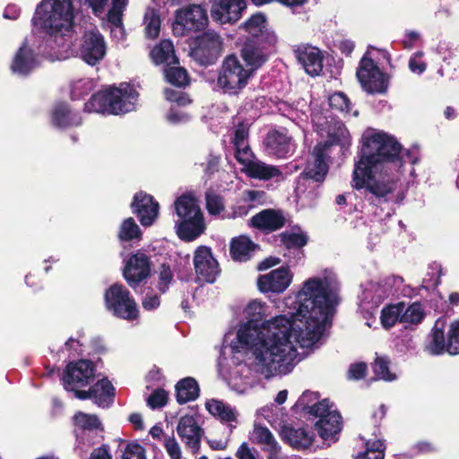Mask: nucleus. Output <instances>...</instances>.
Segmentation results:
<instances>
[{"mask_svg": "<svg viewBox=\"0 0 459 459\" xmlns=\"http://www.w3.org/2000/svg\"><path fill=\"white\" fill-rule=\"evenodd\" d=\"M296 299L298 308L291 318L279 316L266 321L264 307L256 300L245 309L247 322L237 333L238 342L252 351L257 370L266 377L296 358L295 343L319 341L338 304L326 278L307 280Z\"/></svg>", "mask_w": 459, "mask_h": 459, "instance_id": "f257e3e1", "label": "nucleus"}, {"mask_svg": "<svg viewBox=\"0 0 459 459\" xmlns=\"http://www.w3.org/2000/svg\"><path fill=\"white\" fill-rule=\"evenodd\" d=\"M402 144L385 132H366L352 171L351 186L361 191L365 201L379 207L389 202L398 179L388 175L403 166Z\"/></svg>", "mask_w": 459, "mask_h": 459, "instance_id": "f03ea898", "label": "nucleus"}, {"mask_svg": "<svg viewBox=\"0 0 459 459\" xmlns=\"http://www.w3.org/2000/svg\"><path fill=\"white\" fill-rule=\"evenodd\" d=\"M72 0H42L36 8L32 23L49 35H65L74 26Z\"/></svg>", "mask_w": 459, "mask_h": 459, "instance_id": "7ed1b4c3", "label": "nucleus"}, {"mask_svg": "<svg viewBox=\"0 0 459 459\" xmlns=\"http://www.w3.org/2000/svg\"><path fill=\"white\" fill-rule=\"evenodd\" d=\"M138 92L130 84L112 86L92 94L85 103L84 109L108 115H121L135 108Z\"/></svg>", "mask_w": 459, "mask_h": 459, "instance_id": "20e7f679", "label": "nucleus"}, {"mask_svg": "<svg viewBox=\"0 0 459 459\" xmlns=\"http://www.w3.org/2000/svg\"><path fill=\"white\" fill-rule=\"evenodd\" d=\"M333 145H340L342 149L351 145V135L348 129L340 125L333 133L329 134V139L318 143L313 149V163H307L305 169L301 172L300 178L304 180H312L321 185L326 178L329 171V149Z\"/></svg>", "mask_w": 459, "mask_h": 459, "instance_id": "39448f33", "label": "nucleus"}, {"mask_svg": "<svg viewBox=\"0 0 459 459\" xmlns=\"http://www.w3.org/2000/svg\"><path fill=\"white\" fill-rule=\"evenodd\" d=\"M253 77L252 69H247L234 53L227 55L218 68L217 86L224 93L238 95Z\"/></svg>", "mask_w": 459, "mask_h": 459, "instance_id": "423d86ee", "label": "nucleus"}, {"mask_svg": "<svg viewBox=\"0 0 459 459\" xmlns=\"http://www.w3.org/2000/svg\"><path fill=\"white\" fill-rule=\"evenodd\" d=\"M106 309L114 316L134 321L139 317L138 305L129 290L120 282L111 284L104 292Z\"/></svg>", "mask_w": 459, "mask_h": 459, "instance_id": "0eeeda50", "label": "nucleus"}, {"mask_svg": "<svg viewBox=\"0 0 459 459\" xmlns=\"http://www.w3.org/2000/svg\"><path fill=\"white\" fill-rule=\"evenodd\" d=\"M190 56L203 66L214 65L221 55L223 39L213 30H206L195 37L189 43Z\"/></svg>", "mask_w": 459, "mask_h": 459, "instance_id": "6e6552de", "label": "nucleus"}, {"mask_svg": "<svg viewBox=\"0 0 459 459\" xmlns=\"http://www.w3.org/2000/svg\"><path fill=\"white\" fill-rule=\"evenodd\" d=\"M356 76L362 89L368 93L384 94L387 91L389 76L383 73L374 60L366 55L359 61Z\"/></svg>", "mask_w": 459, "mask_h": 459, "instance_id": "1a4fd4ad", "label": "nucleus"}, {"mask_svg": "<svg viewBox=\"0 0 459 459\" xmlns=\"http://www.w3.org/2000/svg\"><path fill=\"white\" fill-rule=\"evenodd\" d=\"M95 373L96 365L91 359L70 361L63 370L61 382L65 389H74V386L85 387L94 380Z\"/></svg>", "mask_w": 459, "mask_h": 459, "instance_id": "9d476101", "label": "nucleus"}, {"mask_svg": "<svg viewBox=\"0 0 459 459\" xmlns=\"http://www.w3.org/2000/svg\"><path fill=\"white\" fill-rule=\"evenodd\" d=\"M151 273V258L142 250H137L135 253L131 254L125 260L122 274L128 286L132 289H135L143 281L150 278Z\"/></svg>", "mask_w": 459, "mask_h": 459, "instance_id": "9b49d317", "label": "nucleus"}, {"mask_svg": "<svg viewBox=\"0 0 459 459\" xmlns=\"http://www.w3.org/2000/svg\"><path fill=\"white\" fill-rule=\"evenodd\" d=\"M193 264L196 276L207 283H214L221 274L220 264L212 248L207 246L202 245L195 248Z\"/></svg>", "mask_w": 459, "mask_h": 459, "instance_id": "f8f14e48", "label": "nucleus"}, {"mask_svg": "<svg viewBox=\"0 0 459 459\" xmlns=\"http://www.w3.org/2000/svg\"><path fill=\"white\" fill-rule=\"evenodd\" d=\"M106 42L97 29L87 30L82 36L80 56L88 65L99 64L106 55Z\"/></svg>", "mask_w": 459, "mask_h": 459, "instance_id": "ddd939ff", "label": "nucleus"}, {"mask_svg": "<svg viewBox=\"0 0 459 459\" xmlns=\"http://www.w3.org/2000/svg\"><path fill=\"white\" fill-rule=\"evenodd\" d=\"M80 388L74 386V389L65 390L74 392L75 397L80 400H93V403L99 407H109L114 403L116 389L107 377L98 380L88 390H80Z\"/></svg>", "mask_w": 459, "mask_h": 459, "instance_id": "4468645a", "label": "nucleus"}, {"mask_svg": "<svg viewBox=\"0 0 459 459\" xmlns=\"http://www.w3.org/2000/svg\"><path fill=\"white\" fill-rule=\"evenodd\" d=\"M275 45H265L264 41L247 39L240 49V57L247 69H252V74L261 68L269 57L268 51Z\"/></svg>", "mask_w": 459, "mask_h": 459, "instance_id": "2eb2a0df", "label": "nucleus"}, {"mask_svg": "<svg viewBox=\"0 0 459 459\" xmlns=\"http://www.w3.org/2000/svg\"><path fill=\"white\" fill-rule=\"evenodd\" d=\"M246 8L245 0H213L211 16L220 24L234 23L240 19Z\"/></svg>", "mask_w": 459, "mask_h": 459, "instance_id": "dca6fc26", "label": "nucleus"}, {"mask_svg": "<svg viewBox=\"0 0 459 459\" xmlns=\"http://www.w3.org/2000/svg\"><path fill=\"white\" fill-rule=\"evenodd\" d=\"M131 209L140 223L144 227L153 224L159 214V203L155 201L152 195L140 191L134 194L131 203Z\"/></svg>", "mask_w": 459, "mask_h": 459, "instance_id": "f3484780", "label": "nucleus"}, {"mask_svg": "<svg viewBox=\"0 0 459 459\" xmlns=\"http://www.w3.org/2000/svg\"><path fill=\"white\" fill-rule=\"evenodd\" d=\"M292 274L289 267H280L259 275L257 287L262 293H282L291 283Z\"/></svg>", "mask_w": 459, "mask_h": 459, "instance_id": "a211bd4d", "label": "nucleus"}, {"mask_svg": "<svg viewBox=\"0 0 459 459\" xmlns=\"http://www.w3.org/2000/svg\"><path fill=\"white\" fill-rule=\"evenodd\" d=\"M208 23L206 10L200 4H189L176 12V24L186 31H199Z\"/></svg>", "mask_w": 459, "mask_h": 459, "instance_id": "6ab92c4d", "label": "nucleus"}, {"mask_svg": "<svg viewBox=\"0 0 459 459\" xmlns=\"http://www.w3.org/2000/svg\"><path fill=\"white\" fill-rule=\"evenodd\" d=\"M177 432L181 440L192 449L194 454L199 452L204 430L198 425L194 416H182L177 426Z\"/></svg>", "mask_w": 459, "mask_h": 459, "instance_id": "aec40b11", "label": "nucleus"}, {"mask_svg": "<svg viewBox=\"0 0 459 459\" xmlns=\"http://www.w3.org/2000/svg\"><path fill=\"white\" fill-rule=\"evenodd\" d=\"M267 25L265 15L262 13H256L252 14L241 25V29L250 35L248 39L264 41L265 45H276L277 36L268 29Z\"/></svg>", "mask_w": 459, "mask_h": 459, "instance_id": "412c9836", "label": "nucleus"}, {"mask_svg": "<svg viewBox=\"0 0 459 459\" xmlns=\"http://www.w3.org/2000/svg\"><path fill=\"white\" fill-rule=\"evenodd\" d=\"M291 140L286 128L271 129L264 140V150L271 156L286 158L291 151Z\"/></svg>", "mask_w": 459, "mask_h": 459, "instance_id": "4be33fe9", "label": "nucleus"}, {"mask_svg": "<svg viewBox=\"0 0 459 459\" xmlns=\"http://www.w3.org/2000/svg\"><path fill=\"white\" fill-rule=\"evenodd\" d=\"M176 229L177 235L181 240L185 242L195 240L206 229L202 211H197L190 217L178 220L176 222Z\"/></svg>", "mask_w": 459, "mask_h": 459, "instance_id": "5701e85b", "label": "nucleus"}, {"mask_svg": "<svg viewBox=\"0 0 459 459\" xmlns=\"http://www.w3.org/2000/svg\"><path fill=\"white\" fill-rule=\"evenodd\" d=\"M295 54L307 74L316 76L323 71L324 56L319 48L310 45H301L297 48Z\"/></svg>", "mask_w": 459, "mask_h": 459, "instance_id": "b1692460", "label": "nucleus"}, {"mask_svg": "<svg viewBox=\"0 0 459 459\" xmlns=\"http://www.w3.org/2000/svg\"><path fill=\"white\" fill-rule=\"evenodd\" d=\"M250 221L254 228L264 233L276 231L286 224L282 211L275 209H264L255 214Z\"/></svg>", "mask_w": 459, "mask_h": 459, "instance_id": "393cba45", "label": "nucleus"}, {"mask_svg": "<svg viewBox=\"0 0 459 459\" xmlns=\"http://www.w3.org/2000/svg\"><path fill=\"white\" fill-rule=\"evenodd\" d=\"M37 66V54L28 45L27 41H24L16 51L12 60L10 69L13 74L26 76Z\"/></svg>", "mask_w": 459, "mask_h": 459, "instance_id": "a878e982", "label": "nucleus"}, {"mask_svg": "<svg viewBox=\"0 0 459 459\" xmlns=\"http://www.w3.org/2000/svg\"><path fill=\"white\" fill-rule=\"evenodd\" d=\"M51 121L54 126L60 129L79 126L82 124L81 115L74 111L65 102L55 105L51 113Z\"/></svg>", "mask_w": 459, "mask_h": 459, "instance_id": "bb28decb", "label": "nucleus"}, {"mask_svg": "<svg viewBox=\"0 0 459 459\" xmlns=\"http://www.w3.org/2000/svg\"><path fill=\"white\" fill-rule=\"evenodd\" d=\"M315 429L324 440L335 439V436L342 430V416L339 412L326 413L316 424Z\"/></svg>", "mask_w": 459, "mask_h": 459, "instance_id": "cd10ccee", "label": "nucleus"}, {"mask_svg": "<svg viewBox=\"0 0 459 459\" xmlns=\"http://www.w3.org/2000/svg\"><path fill=\"white\" fill-rule=\"evenodd\" d=\"M281 439L295 449H306L312 446L313 437L303 428L284 426L281 431Z\"/></svg>", "mask_w": 459, "mask_h": 459, "instance_id": "c85d7f7f", "label": "nucleus"}, {"mask_svg": "<svg viewBox=\"0 0 459 459\" xmlns=\"http://www.w3.org/2000/svg\"><path fill=\"white\" fill-rule=\"evenodd\" d=\"M163 73L167 82L175 87L185 88L190 83L189 74L186 68L179 65L178 56H173V61L165 65Z\"/></svg>", "mask_w": 459, "mask_h": 459, "instance_id": "c756f323", "label": "nucleus"}, {"mask_svg": "<svg viewBox=\"0 0 459 459\" xmlns=\"http://www.w3.org/2000/svg\"><path fill=\"white\" fill-rule=\"evenodd\" d=\"M256 245L247 236L233 238L230 244V254L232 260L236 262L248 261Z\"/></svg>", "mask_w": 459, "mask_h": 459, "instance_id": "7c9ffc66", "label": "nucleus"}, {"mask_svg": "<svg viewBox=\"0 0 459 459\" xmlns=\"http://www.w3.org/2000/svg\"><path fill=\"white\" fill-rule=\"evenodd\" d=\"M176 400L178 404H185L196 400L200 395L197 381L191 377L180 379L175 385Z\"/></svg>", "mask_w": 459, "mask_h": 459, "instance_id": "2f4dec72", "label": "nucleus"}, {"mask_svg": "<svg viewBox=\"0 0 459 459\" xmlns=\"http://www.w3.org/2000/svg\"><path fill=\"white\" fill-rule=\"evenodd\" d=\"M446 322L444 317H439L431 330V341L429 349L432 354L439 355L448 352V337L446 338L445 329Z\"/></svg>", "mask_w": 459, "mask_h": 459, "instance_id": "473e14b6", "label": "nucleus"}, {"mask_svg": "<svg viewBox=\"0 0 459 459\" xmlns=\"http://www.w3.org/2000/svg\"><path fill=\"white\" fill-rule=\"evenodd\" d=\"M150 58L156 65H163L173 61L175 54L174 45L169 39H162L156 44L150 51Z\"/></svg>", "mask_w": 459, "mask_h": 459, "instance_id": "72a5a7b5", "label": "nucleus"}, {"mask_svg": "<svg viewBox=\"0 0 459 459\" xmlns=\"http://www.w3.org/2000/svg\"><path fill=\"white\" fill-rule=\"evenodd\" d=\"M246 171L249 178L260 180H269L282 174L278 167L261 161L248 162Z\"/></svg>", "mask_w": 459, "mask_h": 459, "instance_id": "f704fd0d", "label": "nucleus"}, {"mask_svg": "<svg viewBox=\"0 0 459 459\" xmlns=\"http://www.w3.org/2000/svg\"><path fill=\"white\" fill-rule=\"evenodd\" d=\"M174 205L179 220L190 217L197 211H201L197 199L192 194L181 195L176 199Z\"/></svg>", "mask_w": 459, "mask_h": 459, "instance_id": "c9c22d12", "label": "nucleus"}, {"mask_svg": "<svg viewBox=\"0 0 459 459\" xmlns=\"http://www.w3.org/2000/svg\"><path fill=\"white\" fill-rule=\"evenodd\" d=\"M142 238L143 232L134 218L128 217L121 222L117 231V238L120 242H139Z\"/></svg>", "mask_w": 459, "mask_h": 459, "instance_id": "e433bc0d", "label": "nucleus"}, {"mask_svg": "<svg viewBox=\"0 0 459 459\" xmlns=\"http://www.w3.org/2000/svg\"><path fill=\"white\" fill-rule=\"evenodd\" d=\"M144 35L149 39H155L160 32V16L154 8H148L143 16Z\"/></svg>", "mask_w": 459, "mask_h": 459, "instance_id": "4c0bfd02", "label": "nucleus"}, {"mask_svg": "<svg viewBox=\"0 0 459 459\" xmlns=\"http://www.w3.org/2000/svg\"><path fill=\"white\" fill-rule=\"evenodd\" d=\"M75 427L82 431L103 430L102 423L96 414L77 411L73 417Z\"/></svg>", "mask_w": 459, "mask_h": 459, "instance_id": "58836bf2", "label": "nucleus"}, {"mask_svg": "<svg viewBox=\"0 0 459 459\" xmlns=\"http://www.w3.org/2000/svg\"><path fill=\"white\" fill-rule=\"evenodd\" d=\"M403 303L385 307L381 311L380 316L383 327L390 329L394 326L397 322H402V313L403 312Z\"/></svg>", "mask_w": 459, "mask_h": 459, "instance_id": "ea45409f", "label": "nucleus"}, {"mask_svg": "<svg viewBox=\"0 0 459 459\" xmlns=\"http://www.w3.org/2000/svg\"><path fill=\"white\" fill-rule=\"evenodd\" d=\"M281 241L287 249L302 248L308 242L307 234L284 231L280 234Z\"/></svg>", "mask_w": 459, "mask_h": 459, "instance_id": "a19ab883", "label": "nucleus"}, {"mask_svg": "<svg viewBox=\"0 0 459 459\" xmlns=\"http://www.w3.org/2000/svg\"><path fill=\"white\" fill-rule=\"evenodd\" d=\"M390 360L386 357H377L372 368L373 371L378 379L385 381H393L396 378L395 374L392 373L389 369Z\"/></svg>", "mask_w": 459, "mask_h": 459, "instance_id": "79ce46f5", "label": "nucleus"}, {"mask_svg": "<svg viewBox=\"0 0 459 459\" xmlns=\"http://www.w3.org/2000/svg\"><path fill=\"white\" fill-rule=\"evenodd\" d=\"M425 316L422 306L419 302H414L402 313V323L420 324Z\"/></svg>", "mask_w": 459, "mask_h": 459, "instance_id": "37998d69", "label": "nucleus"}, {"mask_svg": "<svg viewBox=\"0 0 459 459\" xmlns=\"http://www.w3.org/2000/svg\"><path fill=\"white\" fill-rule=\"evenodd\" d=\"M254 441L264 447L271 446L278 443L272 431L264 426L255 425L253 431Z\"/></svg>", "mask_w": 459, "mask_h": 459, "instance_id": "c03bdc74", "label": "nucleus"}, {"mask_svg": "<svg viewBox=\"0 0 459 459\" xmlns=\"http://www.w3.org/2000/svg\"><path fill=\"white\" fill-rule=\"evenodd\" d=\"M329 106L332 109L348 114L351 109V102L350 99L342 91H337L330 95Z\"/></svg>", "mask_w": 459, "mask_h": 459, "instance_id": "a18cd8bd", "label": "nucleus"}, {"mask_svg": "<svg viewBox=\"0 0 459 459\" xmlns=\"http://www.w3.org/2000/svg\"><path fill=\"white\" fill-rule=\"evenodd\" d=\"M128 4V0H112L111 8L108 12V21L116 27L122 25L123 12Z\"/></svg>", "mask_w": 459, "mask_h": 459, "instance_id": "49530a36", "label": "nucleus"}, {"mask_svg": "<svg viewBox=\"0 0 459 459\" xmlns=\"http://www.w3.org/2000/svg\"><path fill=\"white\" fill-rule=\"evenodd\" d=\"M206 209L211 215H218L225 209L224 199L213 191L205 193Z\"/></svg>", "mask_w": 459, "mask_h": 459, "instance_id": "de8ad7c7", "label": "nucleus"}, {"mask_svg": "<svg viewBox=\"0 0 459 459\" xmlns=\"http://www.w3.org/2000/svg\"><path fill=\"white\" fill-rule=\"evenodd\" d=\"M448 353L459 354V319L453 321L448 328Z\"/></svg>", "mask_w": 459, "mask_h": 459, "instance_id": "09e8293b", "label": "nucleus"}, {"mask_svg": "<svg viewBox=\"0 0 459 459\" xmlns=\"http://www.w3.org/2000/svg\"><path fill=\"white\" fill-rule=\"evenodd\" d=\"M169 400V393L163 388H157L147 398V405L154 410L164 407Z\"/></svg>", "mask_w": 459, "mask_h": 459, "instance_id": "8fccbe9b", "label": "nucleus"}, {"mask_svg": "<svg viewBox=\"0 0 459 459\" xmlns=\"http://www.w3.org/2000/svg\"><path fill=\"white\" fill-rule=\"evenodd\" d=\"M173 279V273L169 264H162L160 268L158 289L161 293H165Z\"/></svg>", "mask_w": 459, "mask_h": 459, "instance_id": "3c124183", "label": "nucleus"}, {"mask_svg": "<svg viewBox=\"0 0 459 459\" xmlns=\"http://www.w3.org/2000/svg\"><path fill=\"white\" fill-rule=\"evenodd\" d=\"M122 459H146L145 449L138 443H129L123 452Z\"/></svg>", "mask_w": 459, "mask_h": 459, "instance_id": "603ef678", "label": "nucleus"}, {"mask_svg": "<svg viewBox=\"0 0 459 459\" xmlns=\"http://www.w3.org/2000/svg\"><path fill=\"white\" fill-rule=\"evenodd\" d=\"M249 127L245 122H238L234 130L233 144L235 148H242L248 137Z\"/></svg>", "mask_w": 459, "mask_h": 459, "instance_id": "864d4df0", "label": "nucleus"}, {"mask_svg": "<svg viewBox=\"0 0 459 459\" xmlns=\"http://www.w3.org/2000/svg\"><path fill=\"white\" fill-rule=\"evenodd\" d=\"M163 446L170 459H182L180 446L173 435L164 438Z\"/></svg>", "mask_w": 459, "mask_h": 459, "instance_id": "5fc2aeb1", "label": "nucleus"}, {"mask_svg": "<svg viewBox=\"0 0 459 459\" xmlns=\"http://www.w3.org/2000/svg\"><path fill=\"white\" fill-rule=\"evenodd\" d=\"M334 411H331L329 401L328 399H324L319 402H316L309 407L307 413L314 415L315 417H319L322 419V416L326 415V413H333Z\"/></svg>", "mask_w": 459, "mask_h": 459, "instance_id": "6e6d98bb", "label": "nucleus"}, {"mask_svg": "<svg viewBox=\"0 0 459 459\" xmlns=\"http://www.w3.org/2000/svg\"><path fill=\"white\" fill-rule=\"evenodd\" d=\"M368 371V366L365 362H357L350 366L348 370V377L350 379L360 380L363 379Z\"/></svg>", "mask_w": 459, "mask_h": 459, "instance_id": "4d7b16f0", "label": "nucleus"}, {"mask_svg": "<svg viewBox=\"0 0 459 459\" xmlns=\"http://www.w3.org/2000/svg\"><path fill=\"white\" fill-rule=\"evenodd\" d=\"M422 56V52H416L414 56L409 59L408 66L412 73L421 74L426 71L427 64L420 59Z\"/></svg>", "mask_w": 459, "mask_h": 459, "instance_id": "13d9d810", "label": "nucleus"}, {"mask_svg": "<svg viewBox=\"0 0 459 459\" xmlns=\"http://www.w3.org/2000/svg\"><path fill=\"white\" fill-rule=\"evenodd\" d=\"M385 444L382 439L368 440L366 442V450L369 455H385Z\"/></svg>", "mask_w": 459, "mask_h": 459, "instance_id": "bf43d9fd", "label": "nucleus"}, {"mask_svg": "<svg viewBox=\"0 0 459 459\" xmlns=\"http://www.w3.org/2000/svg\"><path fill=\"white\" fill-rule=\"evenodd\" d=\"M318 399V394L311 391L303 392L302 395L298 400V405L301 406L304 411L307 412L311 403H316Z\"/></svg>", "mask_w": 459, "mask_h": 459, "instance_id": "052dcab7", "label": "nucleus"}, {"mask_svg": "<svg viewBox=\"0 0 459 459\" xmlns=\"http://www.w3.org/2000/svg\"><path fill=\"white\" fill-rule=\"evenodd\" d=\"M90 347L91 351L89 352V355L92 357H94L95 355H103L108 351L103 340L100 337H95L91 339L90 342Z\"/></svg>", "mask_w": 459, "mask_h": 459, "instance_id": "680f3d73", "label": "nucleus"}, {"mask_svg": "<svg viewBox=\"0 0 459 459\" xmlns=\"http://www.w3.org/2000/svg\"><path fill=\"white\" fill-rule=\"evenodd\" d=\"M250 157V148L247 144H243L242 148H235V158L238 163L246 166L247 168L248 162H253L249 159Z\"/></svg>", "mask_w": 459, "mask_h": 459, "instance_id": "e2e57ef3", "label": "nucleus"}, {"mask_svg": "<svg viewBox=\"0 0 459 459\" xmlns=\"http://www.w3.org/2000/svg\"><path fill=\"white\" fill-rule=\"evenodd\" d=\"M221 161V155L211 152L207 157L205 172L213 174L218 171Z\"/></svg>", "mask_w": 459, "mask_h": 459, "instance_id": "0e129e2a", "label": "nucleus"}, {"mask_svg": "<svg viewBox=\"0 0 459 459\" xmlns=\"http://www.w3.org/2000/svg\"><path fill=\"white\" fill-rule=\"evenodd\" d=\"M160 297L156 294H154V295L147 294L142 302L143 307L148 311L157 308L160 306Z\"/></svg>", "mask_w": 459, "mask_h": 459, "instance_id": "69168bd1", "label": "nucleus"}, {"mask_svg": "<svg viewBox=\"0 0 459 459\" xmlns=\"http://www.w3.org/2000/svg\"><path fill=\"white\" fill-rule=\"evenodd\" d=\"M224 405L223 402L212 399L205 403V408L212 415L217 417L221 413V410H223Z\"/></svg>", "mask_w": 459, "mask_h": 459, "instance_id": "338daca9", "label": "nucleus"}, {"mask_svg": "<svg viewBox=\"0 0 459 459\" xmlns=\"http://www.w3.org/2000/svg\"><path fill=\"white\" fill-rule=\"evenodd\" d=\"M236 456L238 459H256L253 452L251 451L248 444L242 443L237 450Z\"/></svg>", "mask_w": 459, "mask_h": 459, "instance_id": "774afa93", "label": "nucleus"}]
</instances>
